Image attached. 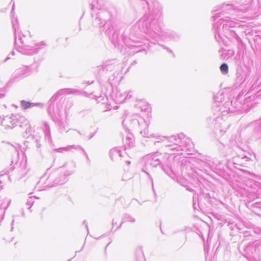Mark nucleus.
<instances>
[{"label": "nucleus", "mask_w": 261, "mask_h": 261, "mask_svg": "<svg viewBox=\"0 0 261 261\" xmlns=\"http://www.w3.org/2000/svg\"><path fill=\"white\" fill-rule=\"evenodd\" d=\"M220 70L223 74H227L228 72V66L227 64L226 63L222 64L220 66Z\"/></svg>", "instance_id": "obj_1"}, {"label": "nucleus", "mask_w": 261, "mask_h": 261, "mask_svg": "<svg viewBox=\"0 0 261 261\" xmlns=\"http://www.w3.org/2000/svg\"><path fill=\"white\" fill-rule=\"evenodd\" d=\"M31 103L29 101L25 100H22L21 102V105L23 109H27L31 106Z\"/></svg>", "instance_id": "obj_2"}]
</instances>
